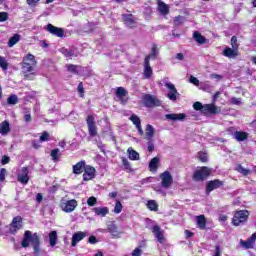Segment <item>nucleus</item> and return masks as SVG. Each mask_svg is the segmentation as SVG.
<instances>
[{"instance_id":"obj_1","label":"nucleus","mask_w":256,"mask_h":256,"mask_svg":"<svg viewBox=\"0 0 256 256\" xmlns=\"http://www.w3.org/2000/svg\"><path fill=\"white\" fill-rule=\"evenodd\" d=\"M29 243H31L34 249L35 256H47V251L41 248V240L39 238V235L37 233L33 234L32 231L27 230L24 233L21 245L22 247L27 248L29 247Z\"/></svg>"},{"instance_id":"obj_2","label":"nucleus","mask_w":256,"mask_h":256,"mask_svg":"<svg viewBox=\"0 0 256 256\" xmlns=\"http://www.w3.org/2000/svg\"><path fill=\"white\" fill-rule=\"evenodd\" d=\"M146 227L147 229H149V231H151L156 239V241H158V243H160L161 245H163V243H165V231H163V229H161V226H158L157 222L151 220V219H147L146 220Z\"/></svg>"},{"instance_id":"obj_3","label":"nucleus","mask_w":256,"mask_h":256,"mask_svg":"<svg viewBox=\"0 0 256 256\" xmlns=\"http://www.w3.org/2000/svg\"><path fill=\"white\" fill-rule=\"evenodd\" d=\"M211 175V169L207 166L200 167L193 174L194 181H205Z\"/></svg>"},{"instance_id":"obj_4","label":"nucleus","mask_w":256,"mask_h":256,"mask_svg":"<svg viewBox=\"0 0 256 256\" xmlns=\"http://www.w3.org/2000/svg\"><path fill=\"white\" fill-rule=\"evenodd\" d=\"M247 219H249V211L240 210L234 214L232 223H233V225L238 227V225H241V223L247 222Z\"/></svg>"},{"instance_id":"obj_5","label":"nucleus","mask_w":256,"mask_h":256,"mask_svg":"<svg viewBox=\"0 0 256 256\" xmlns=\"http://www.w3.org/2000/svg\"><path fill=\"white\" fill-rule=\"evenodd\" d=\"M77 200H65L62 199L60 202V209L64 211V213H73L75 209H77Z\"/></svg>"},{"instance_id":"obj_6","label":"nucleus","mask_w":256,"mask_h":256,"mask_svg":"<svg viewBox=\"0 0 256 256\" xmlns=\"http://www.w3.org/2000/svg\"><path fill=\"white\" fill-rule=\"evenodd\" d=\"M160 180L162 189H169L171 188V185H173V176L169 171H165L160 174Z\"/></svg>"},{"instance_id":"obj_7","label":"nucleus","mask_w":256,"mask_h":256,"mask_svg":"<svg viewBox=\"0 0 256 256\" xmlns=\"http://www.w3.org/2000/svg\"><path fill=\"white\" fill-rule=\"evenodd\" d=\"M143 102L145 107H161V100L151 94H145L143 96Z\"/></svg>"},{"instance_id":"obj_8","label":"nucleus","mask_w":256,"mask_h":256,"mask_svg":"<svg viewBox=\"0 0 256 256\" xmlns=\"http://www.w3.org/2000/svg\"><path fill=\"white\" fill-rule=\"evenodd\" d=\"M86 123L90 137H97V125L95 124V117H93V115H89L86 119Z\"/></svg>"},{"instance_id":"obj_9","label":"nucleus","mask_w":256,"mask_h":256,"mask_svg":"<svg viewBox=\"0 0 256 256\" xmlns=\"http://www.w3.org/2000/svg\"><path fill=\"white\" fill-rule=\"evenodd\" d=\"M23 227V218L21 216H16L13 218L11 224H10V233L12 235H15L19 229Z\"/></svg>"},{"instance_id":"obj_10","label":"nucleus","mask_w":256,"mask_h":256,"mask_svg":"<svg viewBox=\"0 0 256 256\" xmlns=\"http://www.w3.org/2000/svg\"><path fill=\"white\" fill-rule=\"evenodd\" d=\"M45 29L48 31V33L54 35L55 37H63L65 35V30H63V28L53 26V24L46 25Z\"/></svg>"},{"instance_id":"obj_11","label":"nucleus","mask_w":256,"mask_h":256,"mask_svg":"<svg viewBox=\"0 0 256 256\" xmlns=\"http://www.w3.org/2000/svg\"><path fill=\"white\" fill-rule=\"evenodd\" d=\"M19 183L27 185L29 183V168L23 167L17 175Z\"/></svg>"},{"instance_id":"obj_12","label":"nucleus","mask_w":256,"mask_h":256,"mask_svg":"<svg viewBox=\"0 0 256 256\" xmlns=\"http://www.w3.org/2000/svg\"><path fill=\"white\" fill-rule=\"evenodd\" d=\"M151 61V56H146L144 59V78L145 79H151L153 75V68H151V64L149 63Z\"/></svg>"},{"instance_id":"obj_13","label":"nucleus","mask_w":256,"mask_h":256,"mask_svg":"<svg viewBox=\"0 0 256 256\" xmlns=\"http://www.w3.org/2000/svg\"><path fill=\"white\" fill-rule=\"evenodd\" d=\"M33 67H35V64H29L27 62L22 63V72L24 74L25 79H28V80L33 79V75H35L31 73V71H33Z\"/></svg>"},{"instance_id":"obj_14","label":"nucleus","mask_w":256,"mask_h":256,"mask_svg":"<svg viewBox=\"0 0 256 256\" xmlns=\"http://www.w3.org/2000/svg\"><path fill=\"white\" fill-rule=\"evenodd\" d=\"M165 87L169 89V92L167 94L168 99H170V101H177L178 92L177 88H175V85L171 82H166Z\"/></svg>"},{"instance_id":"obj_15","label":"nucleus","mask_w":256,"mask_h":256,"mask_svg":"<svg viewBox=\"0 0 256 256\" xmlns=\"http://www.w3.org/2000/svg\"><path fill=\"white\" fill-rule=\"evenodd\" d=\"M127 90H125V88L123 87H118L116 90V97H118L120 103L122 105H125V103H127V101H129V97L127 96Z\"/></svg>"},{"instance_id":"obj_16","label":"nucleus","mask_w":256,"mask_h":256,"mask_svg":"<svg viewBox=\"0 0 256 256\" xmlns=\"http://www.w3.org/2000/svg\"><path fill=\"white\" fill-rule=\"evenodd\" d=\"M204 115H217V113H221V109L219 107L215 106V104H206L203 107V112Z\"/></svg>"},{"instance_id":"obj_17","label":"nucleus","mask_w":256,"mask_h":256,"mask_svg":"<svg viewBox=\"0 0 256 256\" xmlns=\"http://www.w3.org/2000/svg\"><path fill=\"white\" fill-rule=\"evenodd\" d=\"M91 179H95V167L87 165L84 168L83 180L91 181Z\"/></svg>"},{"instance_id":"obj_18","label":"nucleus","mask_w":256,"mask_h":256,"mask_svg":"<svg viewBox=\"0 0 256 256\" xmlns=\"http://www.w3.org/2000/svg\"><path fill=\"white\" fill-rule=\"evenodd\" d=\"M220 187H223V181L212 180L207 183L206 191L211 193V191H215V189H219Z\"/></svg>"},{"instance_id":"obj_19","label":"nucleus","mask_w":256,"mask_h":256,"mask_svg":"<svg viewBox=\"0 0 256 256\" xmlns=\"http://www.w3.org/2000/svg\"><path fill=\"white\" fill-rule=\"evenodd\" d=\"M224 57H228V59H235L239 56V49L226 47L223 51Z\"/></svg>"},{"instance_id":"obj_20","label":"nucleus","mask_w":256,"mask_h":256,"mask_svg":"<svg viewBox=\"0 0 256 256\" xmlns=\"http://www.w3.org/2000/svg\"><path fill=\"white\" fill-rule=\"evenodd\" d=\"M165 117L168 121H185V119H187V115H185V113L166 114Z\"/></svg>"},{"instance_id":"obj_21","label":"nucleus","mask_w":256,"mask_h":256,"mask_svg":"<svg viewBox=\"0 0 256 256\" xmlns=\"http://www.w3.org/2000/svg\"><path fill=\"white\" fill-rule=\"evenodd\" d=\"M87 237V232H76L72 236V247H77V243L83 241V238Z\"/></svg>"},{"instance_id":"obj_22","label":"nucleus","mask_w":256,"mask_h":256,"mask_svg":"<svg viewBox=\"0 0 256 256\" xmlns=\"http://www.w3.org/2000/svg\"><path fill=\"white\" fill-rule=\"evenodd\" d=\"M122 19L126 25V27H129L130 29H132V27H135V17L132 14H124L122 16Z\"/></svg>"},{"instance_id":"obj_23","label":"nucleus","mask_w":256,"mask_h":256,"mask_svg":"<svg viewBox=\"0 0 256 256\" xmlns=\"http://www.w3.org/2000/svg\"><path fill=\"white\" fill-rule=\"evenodd\" d=\"M9 133H11V126L9 124V121L5 120L0 123V135L6 137V135H9Z\"/></svg>"},{"instance_id":"obj_24","label":"nucleus","mask_w":256,"mask_h":256,"mask_svg":"<svg viewBox=\"0 0 256 256\" xmlns=\"http://www.w3.org/2000/svg\"><path fill=\"white\" fill-rule=\"evenodd\" d=\"M92 211L97 217H107V215H109L108 207H95Z\"/></svg>"},{"instance_id":"obj_25","label":"nucleus","mask_w":256,"mask_h":256,"mask_svg":"<svg viewBox=\"0 0 256 256\" xmlns=\"http://www.w3.org/2000/svg\"><path fill=\"white\" fill-rule=\"evenodd\" d=\"M85 167H87L85 165V161H80L76 165L73 166V173L75 175H81V173H83V171H85Z\"/></svg>"},{"instance_id":"obj_26","label":"nucleus","mask_w":256,"mask_h":256,"mask_svg":"<svg viewBox=\"0 0 256 256\" xmlns=\"http://www.w3.org/2000/svg\"><path fill=\"white\" fill-rule=\"evenodd\" d=\"M66 68L69 71V73H73V75H79V73L83 71V67L79 65L67 64Z\"/></svg>"},{"instance_id":"obj_27","label":"nucleus","mask_w":256,"mask_h":256,"mask_svg":"<svg viewBox=\"0 0 256 256\" xmlns=\"http://www.w3.org/2000/svg\"><path fill=\"white\" fill-rule=\"evenodd\" d=\"M248 138H249V133H247V132H243V131L234 132V139L236 141H239V142L246 141V139H248Z\"/></svg>"},{"instance_id":"obj_28","label":"nucleus","mask_w":256,"mask_h":256,"mask_svg":"<svg viewBox=\"0 0 256 256\" xmlns=\"http://www.w3.org/2000/svg\"><path fill=\"white\" fill-rule=\"evenodd\" d=\"M107 229H108V233H111V235H113V237H117V235H119V228L117 227L116 223L110 222L107 225Z\"/></svg>"},{"instance_id":"obj_29","label":"nucleus","mask_w":256,"mask_h":256,"mask_svg":"<svg viewBox=\"0 0 256 256\" xmlns=\"http://www.w3.org/2000/svg\"><path fill=\"white\" fill-rule=\"evenodd\" d=\"M145 131L147 141H151L155 137V128L151 124H148L146 125Z\"/></svg>"},{"instance_id":"obj_30","label":"nucleus","mask_w":256,"mask_h":256,"mask_svg":"<svg viewBox=\"0 0 256 256\" xmlns=\"http://www.w3.org/2000/svg\"><path fill=\"white\" fill-rule=\"evenodd\" d=\"M158 167H159V157L152 158L149 163V170L152 173H155V171H157Z\"/></svg>"},{"instance_id":"obj_31","label":"nucleus","mask_w":256,"mask_h":256,"mask_svg":"<svg viewBox=\"0 0 256 256\" xmlns=\"http://www.w3.org/2000/svg\"><path fill=\"white\" fill-rule=\"evenodd\" d=\"M193 38L196 41V43H199V45H203L206 43L205 36L201 35L198 31H195L193 33Z\"/></svg>"},{"instance_id":"obj_32","label":"nucleus","mask_w":256,"mask_h":256,"mask_svg":"<svg viewBox=\"0 0 256 256\" xmlns=\"http://www.w3.org/2000/svg\"><path fill=\"white\" fill-rule=\"evenodd\" d=\"M196 223L199 229H205L207 225V220H205V215H200L196 217Z\"/></svg>"},{"instance_id":"obj_33","label":"nucleus","mask_w":256,"mask_h":256,"mask_svg":"<svg viewBox=\"0 0 256 256\" xmlns=\"http://www.w3.org/2000/svg\"><path fill=\"white\" fill-rule=\"evenodd\" d=\"M127 153L131 161H139V154L133 148H128Z\"/></svg>"},{"instance_id":"obj_34","label":"nucleus","mask_w":256,"mask_h":256,"mask_svg":"<svg viewBox=\"0 0 256 256\" xmlns=\"http://www.w3.org/2000/svg\"><path fill=\"white\" fill-rule=\"evenodd\" d=\"M158 11L161 13V15H168L169 5L165 4L164 2H159Z\"/></svg>"},{"instance_id":"obj_35","label":"nucleus","mask_w":256,"mask_h":256,"mask_svg":"<svg viewBox=\"0 0 256 256\" xmlns=\"http://www.w3.org/2000/svg\"><path fill=\"white\" fill-rule=\"evenodd\" d=\"M21 41V35L15 34L12 36L8 41V47H15L17 45V42Z\"/></svg>"},{"instance_id":"obj_36","label":"nucleus","mask_w":256,"mask_h":256,"mask_svg":"<svg viewBox=\"0 0 256 256\" xmlns=\"http://www.w3.org/2000/svg\"><path fill=\"white\" fill-rule=\"evenodd\" d=\"M49 243L51 247H55V245H57V231L49 233Z\"/></svg>"},{"instance_id":"obj_37","label":"nucleus","mask_w":256,"mask_h":256,"mask_svg":"<svg viewBox=\"0 0 256 256\" xmlns=\"http://www.w3.org/2000/svg\"><path fill=\"white\" fill-rule=\"evenodd\" d=\"M50 157H52V160L54 162L59 161V157H61V151L59 150V148L53 149L51 151Z\"/></svg>"},{"instance_id":"obj_38","label":"nucleus","mask_w":256,"mask_h":256,"mask_svg":"<svg viewBox=\"0 0 256 256\" xmlns=\"http://www.w3.org/2000/svg\"><path fill=\"white\" fill-rule=\"evenodd\" d=\"M0 67L2 71H7L9 69V63H7V59L3 56H0Z\"/></svg>"},{"instance_id":"obj_39","label":"nucleus","mask_w":256,"mask_h":256,"mask_svg":"<svg viewBox=\"0 0 256 256\" xmlns=\"http://www.w3.org/2000/svg\"><path fill=\"white\" fill-rule=\"evenodd\" d=\"M30 62V65H37V61H35V56L33 54H28L24 59L23 63Z\"/></svg>"},{"instance_id":"obj_40","label":"nucleus","mask_w":256,"mask_h":256,"mask_svg":"<svg viewBox=\"0 0 256 256\" xmlns=\"http://www.w3.org/2000/svg\"><path fill=\"white\" fill-rule=\"evenodd\" d=\"M236 171H238V173H241L242 175H244V177H247V175H249V173H251V170L245 169L242 165H238L236 167Z\"/></svg>"},{"instance_id":"obj_41","label":"nucleus","mask_w":256,"mask_h":256,"mask_svg":"<svg viewBox=\"0 0 256 256\" xmlns=\"http://www.w3.org/2000/svg\"><path fill=\"white\" fill-rule=\"evenodd\" d=\"M197 158L202 163H207V161H208V156H207L206 152H203V151L198 152Z\"/></svg>"},{"instance_id":"obj_42","label":"nucleus","mask_w":256,"mask_h":256,"mask_svg":"<svg viewBox=\"0 0 256 256\" xmlns=\"http://www.w3.org/2000/svg\"><path fill=\"white\" fill-rule=\"evenodd\" d=\"M147 207L148 209H150V211H157L159 206L157 205V202H155V200H149L147 202Z\"/></svg>"},{"instance_id":"obj_43","label":"nucleus","mask_w":256,"mask_h":256,"mask_svg":"<svg viewBox=\"0 0 256 256\" xmlns=\"http://www.w3.org/2000/svg\"><path fill=\"white\" fill-rule=\"evenodd\" d=\"M130 121H132L133 125H135V127H139L141 125V119L138 118L137 115L132 114L130 116Z\"/></svg>"},{"instance_id":"obj_44","label":"nucleus","mask_w":256,"mask_h":256,"mask_svg":"<svg viewBox=\"0 0 256 256\" xmlns=\"http://www.w3.org/2000/svg\"><path fill=\"white\" fill-rule=\"evenodd\" d=\"M7 103L8 105H17V103H19V98L17 97V95H11L7 99Z\"/></svg>"},{"instance_id":"obj_45","label":"nucleus","mask_w":256,"mask_h":256,"mask_svg":"<svg viewBox=\"0 0 256 256\" xmlns=\"http://www.w3.org/2000/svg\"><path fill=\"white\" fill-rule=\"evenodd\" d=\"M240 244L242 247H244L245 249H253V243L251 242L250 239L246 240V241H243L241 240L240 241Z\"/></svg>"},{"instance_id":"obj_46","label":"nucleus","mask_w":256,"mask_h":256,"mask_svg":"<svg viewBox=\"0 0 256 256\" xmlns=\"http://www.w3.org/2000/svg\"><path fill=\"white\" fill-rule=\"evenodd\" d=\"M62 53L65 57H77V53L73 49H64Z\"/></svg>"},{"instance_id":"obj_47","label":"nucleus","mask_w":256,"mask_h":256,"mask_svg":"<svg viewBox=\"0 0 256 256\" xmlns=\"http://www.w3.org/2000/svg\"><path fill=\"white\" fill-rule=\"evenodd\" d=\"M50 137H51V135H49V132L44 131V132L41 134V136H40V141H41V143H45V142L49 141Z\"/></svg>"},{"instance_id":"obj_48","label":"nucleus","mask_w":256,"mask_h":256,"mask_svg":"<svg viewBox=\"0 0 256 256\" xmlns=\"http://www.w3.org/2000/svg\"><path fill=\"white\" fill-rule=\"evenodd\" d=\"M121 211H123V205L121 204V202H119V200H116V204L114 207V213L119 214V213H121Z\"/></svg>"},{"instance_id":"obj_49","label":"nucleus","mask_w":256,"mask_h":256,"mask_svg":"<svg viewBox=\"0 0 256 256\" xmlns=\"http://www.w3.org/2000/svg\"><path fill=\"white\" fill-rule=\"evenodd\" d=\"M87 205H89V207H95V205H97V198H95L93 196L88 198Z\"/></svg>"},{"instance_id":"obj_50","label":"nucleus","mask_w":256,"mask_h":256,"mask_svg":"<svg viewBox=\"0 0 256 256\" xmlns=\"http://www.w3.org/2000/svg\"><path fill=\"white\" fill-rule=\"evenodd\" d=\"M157 53H159V51L157 50V45H153L152 51L150 55H148V57H150V59H155V57H157Z\"/></svg>"},{"instance_id":"obj_51","label":"nucleus","mask_w":256,"mask_h":256,"mask_svg":"<svg viewBox=\"0 0 256 256\" xmlns=\"http://www.w3.org/2000/svg\"><path fill=\"white\" fill-rule=\"evenodd\" d=\"M122 165L126 169V171H131V163H129V160L127 158L122 159Z\"/></svg>"},{"instance_id":"obj_52","label":"nucleus","mask_w":256,"mask_h":256,"mask_svg":"<svg viewBox=\"0 0 256 256\" xmlns=\"http://www.w3.org/2000/svg\"><path fill=\"white\" fill-rule=\"evenodd\" d=\"M204 107H205V105H203L201 102H195L193 104V108L195 109V111H202V113H203Z\"/></svg>"},{"instance_id":"obj_53","label":"nucleus","mask_w":256,"mask_h":256,"mask_svg":"<svg viewBox=\"0 0 256 256\" xmlns=\"http://www.w3.org/2000/svg\"><path fill=\"white\" fill-rule=\"evenodd\" d=\"M9 19V14L7 12H0V23H3Z\"/></svg>"},{"instance_id":"obj_54","label":"nucleus","mask_w":256,"mask_h":256,"mask_svg":"<svg viewBox=\"0 0 256 256\" xmlns=\"http://www.w3.org/2000/svg\"><path fill=\"white\" fill-rule=\"evenodd\" d=\"M231 46L233 49H239V45L237 44V36H232Z\"/></svg>"},{"instance_id":"obj_55","label":"nucleus","mask_w":256,"mask_h":256,"mask_svg":"<svg viewBox=\"0 0 256 256\" xmlns=\"http://www.w3.org/2000/svg\"><path fill=\"white\" fill-rule=\"evenodd\" d=\"M5 175H7V170L5 168H1L0 170V183L5 181Z\"/></svg>"},{"instance_id":"obj_56","label":"nucleus","mask_w":256,"mask_h":256,"mask_svg":"<svg viewBox=\"0 0 256 256\" xmlns=\"http://www.w3.org/2000/svg\"><path fill=\"white\" fill-rule=\"evenodd\" d=\"M183 16H177L174 19V25H176V27H179V25H181L183 23Z\"/></svg>"},{"instance_id":"obj_57","label":"nucleus","mask_w":256,"mask_h":256,"mask_svg":"<svg viewBox=\"0 0 256 256\" xmlns=\"http://www.w3.org/2000/svg\"><path fill=\"white\" fill-rule=\"evenodd\" d=\"M190 83H192L196 87H199V85L201 84L199 82V79H197V77H195V76H190Z\"/></svg>"},{"instance_id":"obj_58","label":"nucleus","mask_w":256,"mask_h":256,"mask_svg":"<svg viewBox=\"0 0 256 256\" xmlns=\"http://www.w3.org/2000/svg\"><path fill=\"white\" fill-rule=\"evenodd\" d=\"M11 158L7 155L2 156V160H1V164L2 165H7L8 163H10Z\"/></svg>"},{"instance_id":"obj_59","label":"nucleus","mask_w":256,"mask_h":256,"mask_svg":"<svg viewBox=\"0 0 256 256\" xmlns=\"http://www.w3.org/2000/svg\"><path fill=\"white\" fill-rule=\"evenodd\" d=\"M147 145H148V151L150 153H153V151H155V144H153V142L151 140H148Z\"/></svg>"},{"instance_id":"obj_60","label":"nucleus","mask_w":256,"mask_h":256,"mask_svg":"<svg viewBox=\"0 0 256 256\" xmlns=\"http://www.w3.org/2000/svg\"><path fill=\"white\" fill-rule=\"evenodd\" d=\"M230 103H232V105H241V98L233 97L231 98Z\"/></svg>"},{"instance_id":"obj_61","label":"nucleus","mask_w":256,"mask_h":256,"mask_svg":"<svg viewBox=\"0 0 256 256\" xmlns=\"http://www.w3.org/2000/svg\"><path fill=\"white\" fill-rule=\"evenodd\" d=\"M213 256H221V247L219 245L215 246L214 255Z\"/></svg>"},{"instance_id":"obj_62","label":"nucleus","mask_w":256,"mask_h":256,"mask_svg":"<svg viewBox=\"0 0 256 256\" xmlns=\"http://www.w3.org/2000/svg\"><path fill=\"white\" fill-rule=\"evenodd\" d=\"M210 78L211 79H217V81H221V79H223V76L213 73V74L210 75Z\"/></svg>"},{"instance_id":"obj_63","label":"nucleus","mask_w":256,"mask_h":256,"mask_svg":"<svg viewBox=\"0 0 256 256\" xmlns=\"http://www.w3.org/2000/svg\"><path fill=\"white\" fill-rule=\"evenodd\" d=\"M88 243H90L91 245H95V243H97V238L95 236H90L88 238Z\"/></svg>"},{"instance_id":"obj_64","label":"nucleus","mask_w":256,"mask_h":256,"mask_svg":"<svg viewBox=\"0 0 256 256\" xmlns=\"http://www.w3.org/2000/svg\"><path fill=\"white\" fill-rule=\"evenodd\" d=\"M132 256H141V249L135 248L132 252Z\"/></svg>"}]
</instances>
